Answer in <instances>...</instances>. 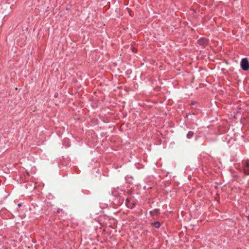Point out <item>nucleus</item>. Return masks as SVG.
Segmentation results:
<instances>
[{
    "label": "nucleus",
    "instance_id": "nucleus-4",
    "mask_svg": "<svg viewBox=\"0 0 249 249\" xmlns=\"http://www.w3.org/2000/svg\"><path fill=\"white\" fill-rule=\"evenodd\" d=\"M198 43L202 46H205L207 45L208 43V39L205 38H202L199 39L198 41Z\"/></svg>",
    "mask_w": 249,
    "mask_h": 249
},
{
    "label": "nucleus",
    "instance_id": "nucleus-8",
    "mask_svg": "<svg viewBox=\"0 0 249 249\" xmlns=\"http://www.w3.org/2000/svg\"><path fill=\"white\" fill-rule=\"evenodd\" d=\"M18 207H20V206H21V203H19V204H18Z\"/></svg>",
    "mask_w": 249,
    "mask_h": 249
},
{
    "label": "nucleus",
    "instance_id": "nucleus-3",
    "mask_svg": "<svg viewBox=\"0 0 249 249\" xmlns=\"http://www.w3.org/2000/svg\"><path fill=\"white\" fill-rule=\"evenodd\" d=\"M243 170L246 175H249V160L245 161L244 165Z\"/></svg>",
    "mask_w": 249,
    "mask_h": 249
},
{
    "label": "nucleus",
    "instance_id": "nucleus-9",
    "mask_svg": "<svg viewBox=\"0 0 249 249\" xmlns=\"http://www.w3.org/2000/svg\"><path fill=\"white\" fill-rule=\"evenodd\" d=\"M132 51H133L134 53H136V52L135 51V49H132Z\"/></svg>",
    "mask_w": 249,
    "mask_h": 249
},
{
    "label": "nucleus",
    "instance_id": "nucleus-7",
    "mask_svg": "<svg viewBox=\"0 0 249 249\" xmlns=\"http://www.w3.org/2000/svg\"><path fill=\"white\" fill-rule=\"evenodd\" d=\"M152 224L156 227V228H159L160 226V223L159 222H155L152 223Z\"/></svg>",
    "mask_w": 249,
    "mask_h": 249
},
{
    "label": "nucleus",
    "instance_id": "nucleus-5",
    "mask_svg": "<svg viewBox=\"0 0 249 249\" xmlns=\"http://www.w3.org/2000/svg\"><path fill=\"white\" fill-rule=\"evenodd\" d=\"M152 215H158L159 213V210L155 209L153 211L150 212Z\"/></svg>",
    "mask_w": 249,
    "mask_h": 249
},
{
    "label": "nucleus",
    "instance_id": "nucleus-11",
    "mask_svg": "<svg viewBox=\"0 0 249 249\" xmlns=\"http://www.w3.org/2000/svg\"><path fill=\"white\" fill-rule=\"evenodd\" d=\"M59 212H60V210L57 211L58 213H59Z\"/></svg>",
    "mask_w": 249,
    "mask_h": 249
},
{
    "label": "nucleus",
    "instance_id": "nucleus-10",
    "mask_svg": "<svg viewBox=\"0 0 249 249\" xmlns=\"http://www.w3.org/2000/svg\"><path fill=\"white\" fill-rule=\"evenodd\" d=\"M59 212H60V210L57 211L58 213H59Z\"/></svg>",
    "mask_w": 249,
    "mask_h": 249
},
{
    "label": "nucleus",
    "instance_id": "nucleus-6",
    "mask_svg": "<svg viewBox=\"0 0 249 249\" xmlns=\"http://www.w3.org/2000/svg\"><path fill=\"white\" fill-rule=\"evenodd\" d=\"M194 136V132L193 131H189L187 134V137L188 139H190Z\"/></svg>",
    "mask_w": 249,
    "mask_h": 249
},
{
    "label": "nucleus",
    "instance_id": "nucleus-2",
    "mask_svg": "<svg viewBox=\"0 0 249 249\" xmlns=\"http://www.w3.org/2000/svg\"><path fill=\"white\" fill-rule=\"evenodd\" d=\"M241 67L244 71H247L249 69V63L247 58H243L241 62Z\"/></svg>",
    "mask_w": 249,
    "mask_h": 249
},
{
    "label": "nucleus",
    "instance_id": "nucleus-1",
    "mask_svg": "<svg viewBox=\"0 0 249 249\" xmlns=\"http://www.w3.org/2000/svg\"><path fill=\"white\" fill-rule=\"evenodd\" d=\"M135 200L133 199V197L130 196L126 199V205L128 208H132L135 204Z\"/></svg>",
    "mask_w": 249,
    "mask_h": 249
}]
</instances>
